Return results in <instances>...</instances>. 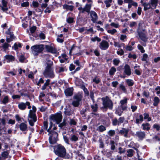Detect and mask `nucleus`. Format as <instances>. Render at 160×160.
<instances>
[{
    "instance_id": "c85d7f7f",
    "label": "nucleus",
    "mask_w": 160,
    "mask_h": 160,
    "mask_svg": "<svg viewBox=\"0 0 160 160\" xmlns=\"http://www.w3.org/2000/svg\"><path fill=\"white\" fill-rule=\"evenodd\" d=\"M158 0H150V4L153 8H155L157 5Z\"/></svg>"
},
{
    "instance_id": "37998d69",
    "label": "nucleus",
    "mask_w": 160,
    "mask_h": 160,
    "mask_svg": "<svg viewBox=\"0 0 160 160\" xmlns=\"http://www.w3.org/2000/svg\"><path fill=\"white\" fill-rule=\"evenodd\" d=\"M8 96H5L3 98L2 103L3 104H6L8 103Z\"/></svg>"
},
{
    "instance_id": "8fccbe9b",
    "label": "nucleus",
    "mask_w": 160,
    "mask_h": 160,
    "mask_svg": "<svg viewBox=\"0 0 160 160\" xmlns=\"http://www.w3.org/2000/svg\"><path fill=\"white\" fill-rule=\"evenodd\" d=\"M110 143L111 145V149L112 150H114L115 148V147L114 145V142L113 141H111Z\"/></svg>"
},
{
    "instance_id": "a19ab883",
    "label": "nucleus",
    "mask_w": 160,
    "mask_h": 160,
    "mask_svg": "<svg viewBox=\"0 0 160 160\" xmlns=\"http://www.w3.org/2000/svg\"><path fill=\"white\" fill-rule=\"evenodd\" d=\"M52 122H50L49 123V126L48 129H47V131L48 132V133H50L52 132H54V131H52V130L51 129L52 128Z\"/></svg>"
},
{
    "instance_id": "b1692460",
    "label": "nucleus",
    "mask_w": 160,
    "mask_h": 160,
    "mask_svg": "<svg viewBox=\"0 0 160 160\" xmlns=\"http://www.w3.org/2000/svg\"><path fill=\"white\" fill-rule=\"evenodd\" d=\"M26 102H20L18 104V107L21 110H24L26 108Z\"/></svg>"
},
{
    "instance_id": "a211bd4d",
    "label": "nucleus",
    "mask_w": 160,
    "mask_h": 160,
    "mask_svg": "<svg viewBox=\"0 0 160 160\" xmlns=\"http://www.w3.org/2000/svg\"><path fill=\"white\" fill-rule=\"evenodd\" d=\"M70 140L72 142H75L78 140V136L75 134H71L70 138Z\"/></svg>"
},
{
    "instance_id": "1a4fd4ad",
    "label": "nucleus",
    "mask_w": 160,
    "mask_h": 160,
    "mask_svg": "<svg viewBox=\"0 0 160 160\" xmlns=\"http://www.w3.org/2000/svg\"><path fill=\"white\" fill-rule=\"evenodd\" d=\"M91 7V4H86L84 8H82L81 6L78 8V9L81 12L83 13L84 12H86L88 13L90 12V10Z\"/></svg>"
},
{
    "instance_id": "49530a36",
    "label": "nucleus",
    "mask_w": 160,
    "mask_h": 160,
    "mask_svg": "<svg viewBox=\"0 0 160 160\" xmlns=\"http://www.w3.org/2000/svg\"><path fill=\"white\" fill-rule=\"evenodd\" d=\"M65 69V67H59L57 69V71L59 73L63 72Z\"/></svg>"
},
{
    "instance_id": "9d476101",
    "label": "nucleus",
    "mask_w": 160,
    "mask_h": 160,
    "mask_svg": "<svg viewBox=\"0 0 160 160\" xmlns=\"http://www.w3.org/2000/svg\"><path fill=\"white\" fill-rule=\"evenodd\" d=\"M6 41L8 43H9L12 41L15 38V37L13 34V32L8 31H7Z\"/></svg>"
},
{
    "instance_id": "f257e3e1",
    "label": "nucleus",
    "mask_w": 160,
    "mask_h": 160,
    "mask_svg": "<svg viewBox=\"0 0 160 160\" xmlns=\"http://www.w3.org/2000/svg\"><path fill=\"white\" fill-rule=\"evenodd\" d=\"M47 66L44 72L43 75L46 78H53L54 77L53 70L51 68L52 62L50 60H48L46 62Z\"/></svg>"
},
{
    "instance_id": "9b49d317",
    "label": "nucleus",
    "mask_w": 160,
    "mask_h": 160,
    "mask_svg": "<svg viewBox=\"0 0 160 160\" xmlns=\"http://www.w3.org/2000/svg\"><path fill=\"white\" fill-rule=\"evenodd\" d=\"M109 46L108 43L105 40H102L100 43L99 46L100 48L103 50L107 49Z\"/></svg>"
},
{
    "instance_id": "79ce46f5",
    "label": "nucleus",
    "mask_w": 160,
    "mask_h": 160,
    "mask_svg": "<svg viewBox=\"0 0 160 160\" xmlns=\"http://www.w3.org/2000/svg\"><path fill=\"white\" fill-rule=\"evenodd\" d=\"M133 151L132 149H130L127 151V156L129 157H131L133 155Z\"/></svg>"
},
{
    "instance_id": "09e8293b",
    "label": "nucleus",
    "mask_w": 160,
    "mask_h": 160,
    "mask_svg": "<svg viewBox=\"0 0 160 160\" xmlns=\"http://www.w3.org/2000/svg\"><path fill=\"white\" fill-rule=\"evenodd\" d=\"M138 48L140 51V52L142 53H143L145 52V51L144 49L140 45L138 44Z\"/></svg>"
},
{
    "instance_id": "f704fd0d",
    "label": "nucleus",
    "mask_w": 160,
    "mask_h": 160,
    "mask_svg": "<svg viewBox=\"0 0 160 160\" xmlns=\"http://www.w3.org/2000/svg\"><path fill=\"white\" fill-rule=\"evenodd\" d=\"M7 119V117L5 116L1 119L0 124H2L3 126L5 125L6 124V120Z\"/></svg>"
},
{
    "instance_id": "c03bdc74",
    "label": "nucleus",
    "mask_w": 160,
    "mask_h": 160,
    "mask_svg": "<svg viewBox=\"0 0 160 160\" xmlns=\"http://www.w3.org/2000/svg\"><path fill=\"white\" fill-rule=\"evenodd\" d=\"M144 116V119H148V121H150L151 120V118L149 117V114L147 113H145L143 114Z\"/></svg>"
},
{
    "instance_id": "774afa93",
    "label": "nucleus",
    "mask_w": 160,
    "mask_h": 160,
    "mask_svg": "<svg viewBox=\"0 0 160 160\" xmlns=\"http://www.w3.org/2000/svg\"><path fill=\"white\" fill-rule=\"evenodd\" d=\"M25 59L24 56L22 55H20L19 58V60L21 62H23Z\"/></svg>"
},
{
    "instance_id": "2eb2a0df",
    "label": "nucleus",
    "mask_w": 160,
    "mask_h": 160,
    "mask_svg": "<svg viewBox=\"0 0 160 160\" xmlns=\"http://www.w3.org/2000/svg\"><path fill=\"white\" fill-rule=\"evenodd\" d=\"M124 72L128 76H130L131 73L130 67L129 65L126 64L124 66Z\"/></svg>"
},
{
    "instance_id": "393cba45",
    "label": "nucleus",
    "mask_w": 160,
    "mask_h": 160,
    "mask_svg": "<svg viewBox=\"0 0 160 160\" xmlns=\"http://www.w3.org/2000/svg\"><path fill=\"white\" fill-rule=\"evenodd\" d=\"M21 44L18 42H17L14 44L13 46L12 47V48L13 49L16 50L19 48H21Z\"/></svg>"
},
{
    "instance_id": "e2e57ef3",
    "label": "nucleus",
    "mask_w": 160,
    "mask_h": 160,
    "mask_svg": "<svg viewBox=\"0 0 160 160\" xmlns=\"http://www.w3.org/2000/svg\"><path fill=\"white\" fill-rule=\"evenodd\" d=\"M101 39L100 38H98L97 37L92 38H91V40L93 42H95L96 41H97L98 42H100L101 41Z\"/></svg>"
},
{
    "instance_id": "473e14b6",
    "label": "nucleus",
    "mask_w": 160,
    "mask_h": 160,
    "mask_svg": "<svg viewBox=\"0 0 160 160\" xmlns=\"http://www.w3.org/2000/svg\"><path fill=\"white\" fill-rule=\"evenodd\" d=\"M106 130V128L103 125H100L98 126L97 128L98 131L100 132H102Z\"/></svg>"
},
{
    "instance_id": "c9c22d12",
    "label": "nucleus",
    "mask_w": 160,
    "mask_h": 160,
    "mask_svg": "<svg viewBox=\"0 0 160 160\" xmlns=\"http://www.w3.org/2000/svg\"><path fill=\"white\" fill-rule=\"evenodd\" d=\"M50 80L49 79H47L44 85L42 87V89L44 90L46 88V87L48 85Z\"/></svg>"
},
{
    "instance_id": "bb28decb",
    "label": "nucleus",
    "mask_w": 160,
    "mask_h": 160,
    "mask_svg": "<svg viewBox=\"0 0 160 160\" xmlns=\"http://www.w3.org/2000/svg\"><path fill=\"white\" fill-rule=\"evenodd\" d=\"M128 132V129H125L124 128H122L120 131V133L124 135L125 137L127 136V134Z\"/></svg>"
},
{
    "instance_id": "ddd939ff",
    "label": "nucleus",
    "mask_w": 160,
    "mask_h": 160,
    "mask_svg": "<svg viewBox=\"0 0 160 160\" xmlns=\"http://www.w3.org/2000/svg\"><path fill=\"white\" fill-rule=\"evenodd\" d=\"M19 128L21 131L23 132L24 134H26L28 130L27 125L24 123H22L19 125Z\"/></svg>"
},
{
    "instance_id": "4d7b16f0",
    "label": "nucleus",
    "mask_w": 160,
    "mask_h": 160,
    "mask_svg": "<svg viewBox=\"0 0 160 160\" xmlns=\"http://www.w3.org/2000/svg\"><path fill=\"white\" fill-rule=\"evenodd\" d=\"M120 88L124 92H126L127 90L125 87L122 84H120Z\"/></svg>"
},
{
    "instance_id": "3c124183",
    "label": "nucleus",
    "mask_w": 160,
    "mask_h": 160,
    "mask_svg": "<svg viewBox=\"0 0 160 160\" xmlns=\"http://www.w3.org/2000/svg\"><path fill=\"white\" fill-rule=\"evenodd\" d=\"M63 138L65 142L68 144H69V141L68 137L64 135L63 136Z\"/></svg>"
},
{
    "instance_id": "a878e982",
    "label": "nucleus",
    "mask_w": 160,
    "mask_h": 160,
    "mask_svg": "<svg viewBox=\"0 0 160 160\" xmlns=\"http://www.w3.org/2000/svg\"><path fill=\"white\" fill-rule=\"evenodd\" d=\"M137 136L140 139L144 138L145 136V133L144 132H138L136 133Z\"/></svg>"
},
{
    "instance_id": "f03ea898",
    "label": "nucleus",
    "mask_w": 160,
    "mask_h": 160,
    "mask_svg": "<svg viewBox=\"0 0 160 160\" xmlns=\"http://www.w3.org/2000/svg\"><path fill=\"white\" fill-rule=\"evenodd\" d=\"M36 110V108L33 106L32 107V110H29L28 120L29 124L32 126L34 125V123L37 120V118L35 113Z\"/></svg>"
},
{
    "instance_id": "dca6fc26",
    "label": "nucleus",
    "mask_w": 160,
    "mask_h": 160,
    "mask_svg": "<svg viewBox=\"0 0 160 160\" xmlns=\"http://www.w3.org/2000/svg\"><path fill=\"white\" fill-rule=\"evenodd\" d=\"M138 35L140 39L144 42H146L147 40V38L146 37V33L144 32H138Z\"/></svg>"
},
{
    "instance_id": "c756f323",
    "label": "nucleus",
    "mask_w": 160,
    "mask_h": 160,
    "mask_svg": "<svg viewBox=\"0 0 160 160\" xmlns=\"http://www.w3.org/2000/svg\"><path fill=\"white\" fill-rule=\"evenodd\" d=\"M153 102V105L155 106H156L159 102L160 100L158 97H155L154 98Z\"/></svg>"
},
{
    "instance_id": "338daca9",
    "label": "nucleus",
    "mask_w": 160,
    "mask_h": 160,
    "mask_svg": "<svg viewBox=\"0 0 160 160\" xmlns=\"http://www.w3.org/2000/svg\"><path fill=\"white\" fill-rule=\"evenodd\" d=\"M77 123L76 121L74 119H71L70 121V124L72 125H75Z\"/></svg>"
},
{
    "instance_id": "f3484780",
    "label": "nucleus",
    "mask_w": 160,
    "mask_h": 160,
    "mask_svg": "<svg viewBox=\"0 0 160 160\" xmlns=\"http://www.w3.org/2000/svg\"><path fill=\"white\" fill-rule=\"evenodd\" d=\"M5 59L7 60V62H12L14 60L15 58L11 55H6L5 56Z\"/></svg>"
},
{
    "instance_id": "423d86ee",
    "label": "nucleus",
    "mask_w": 160,
    "mask_h": 160,
    "mask_svg": "<svg viewBox=\"0 0 160 160\" xmlns=\"http://www.w3.org/2000/svg\"><path fill=\"white\" fill-rule=\"evenodd\" d=\"M49 136V142L50 143L53 144L55 143L58 140V133L57 132H54L50 133H48Z\"/></svg>"
},
{
    "instance_id": "e433bc0d",
    "label": "nucleus",
    "mask_w": 160,
    "mask_h": 160,
    "mask_svg": "<svg viewBox=\"0 0 160 160\" xmlns=\"http://www.w3.org/2000/svg\"><path fill=\"white\" fill-rule=\"evenodd\" d=\"M92 110L94 112H96L98 109V105L96 104L92 105H91Z\"/></svg>"
},
{
    "instance_id": "4c0bfd02",
    "label": "nucleus",
    "mask_w": 160,
    "mask_h": 160,
    "mask_svg": "<svg viewBox=\"0 0 160 160\" xmlns=\"http://www.w3.org/2000/svg\"><path fill=\"white\" fill-rule=\"evenodd\" d=\"M112 0H106L104 1L106 7L107 8L111 6V3L112 2Z\"/></svg>"
},
{
    "instance_id": "bf43d9fd",
    "label": "nucleus",
    "mask_w": 160,
    "mask_h": 160,
    "mask_svg": "<svg viewBox=\"0 0 160 160\" xmlns=\"http://www.w3.org/2000/svg\"><path fill=\"white\" fill-rule=\"evenodd\" d=\"M117 53L118 54L120 55H122L124 53V51L122 49H118L117 51Z\"/></svg>"
},
{
    "instance_id": "cd10ccee",
    "label": "nucleus",
    "mask_w": 160,
    "mask_h": 160,
    "mask_svg": "<svg viewBox=\"0 0 160 160\" xmlns=\"http://www.w3.org/2000/svg\"><path fill=\"white\" fill-rule=\"evenodd\" d=\"M63 8L66 10H69L72 11L73 8V6L72 5H68L67 4H64L63 6Z\"/></svg>"
},
{
    "instance_id": "72a5a7b5",
    "label": "nucleus",
    "mask_w": 160,
    "mask_h": 160,
    "mask_svg": "<svg viewBox=\"0 0 160 160\" xmlns=\"http://www.w3.org/2000/svg\"><path fill=\"white\" fill-rule=\"evenodd\" d=\"M143 120V117L142 115H139L138 118L136 119V123H138L139 122H142Z\"/></svg>"
},
{
    "instance_id": "412c9836",
    "label": "nucleus",
    "mask_w": 160,
    "mask_h": 160,
    "mask_svg": "<svg viewBox=\"0 0 160 160\" xmlns=\"http://www.w3.org/2000/svg\"><path fill=\"white\" fill-rule=\"evenodd\" d=\"M2 6H1V9L4 11L7 10L8 8L7 7V2L5 0H3L2 1Z\"/></svg>"
},
{
    "instance_id": "f8f14e48",
    "label": "nucleus",
    "mask_w": 160,
    "mask_h": 160,
    "mask_svg": "<svg viewBox=\"0 0 160 160\" xmlns=\"http://www.w3.org/2000/svg\"><path fill=\"white\" fill-rule=\"evenodd\" d=\"M90 14L91 21L93 23L96 22L98 19V17L96 13L93 11H91L90 12Z\"/></svg>"
},
{
    "instance_id": "0eeeda50",
    "label": "nucleus",
    "mask_w": 160,
    "mask_h": 160,
    "mask_svg": "<svg viewBox=\"0 0 160 160\" xmlns=\"http://www.w3.org/2000/svg\"><path fill=\"white\" fill-rule=\"evenodd\" d=\"M82 96L81 95H77L74 97V100L72 102V105L74 107H78L80 104V102L82 100Z\"/></svg>"
},
{
    "instance_id": "0e129e2a",
    "label": "nucleus",
    "mask_w": 160,
    "mask_h": 160,
    "mask_svg": "<svg viewBox=\"0 0 160 160\" xmlns=\"http://www.w3.org/2000/svg\"><path fill=\"white\" fill-rule=\"evenodd\" d=\"M47 50L49 52H52V48L51 46L48 45H46L45 47Z\"/></svg>"
},
{
    "instance_id": "58836bf2",
    "label": "nucleus",
    "mask_w": 160,
    "mask_h": 160,
    "mask_svg": "<svg viewBox=\"0 0 160 160\" xmlns=\"http://www.w3.org/2000/svg\"><path fill=\"white\" fill-rule=\"evenodd\" d=\"M116 71V68L113 67H112L109 70V73L110 75H113Z\"/></svg>"
},
{
    "instance_id": "6e6d98bb",
    "label": "nucleus",
    "mask_w": 160,
    "mask_h": 160,
    "mask_svg": "<svg viewBox=\"0 0 160 160\" xmlns=\"http://www.w3.org/2000/svg\"><path fill=\"white\" fill-rule=\"evenodd\" d=\"M124 119L123 117H120L118 120V125H119L122 123L123 122Z\"/></svg>"
},
{
    "instance_id": "4468645a",
    "label": "nucleus",
    "mask_w": 160,
    "mask_h": 160,
    "mask_svg": "<svg viewBox=\"0 0 160 160\" xmlns=\"http://www.w3.org/2000/svg\"><path fill=\"white\" fill-rule=\"evenodd\" d=\"M127 102V99L126 98H124V99L120 101V107L122 108V110H124L126 109L127 107L125 105Z\"/></svg>"
},
{
    "instance_id": "de8ad7c7",
    "label": "nucleus",
    "mask_w": 160,
    "mask_h": 160,
    "mask_svg": "<svg viewBox=\"0 0 160 160\" xmlns=\"http://www.w3.org/2000/svg\"><path fill=\"white\" fill-rule=\"evenodd\" d=\"M9 152V151H5L2 153V156L5 158H7Z\"/></svg>"
},
{
    "instance_id": "4be33fe9",
    "label": "nucleus",
    "mask_w": 160,
    "mask_h": 160,
    "mask_svg": "<svg viewBox=\"0 0 160 160\" xmlns=\"http://www.w3.org/2000/svg\"><path fill=\"white\" fill-rule=\"evenodd\" d=\"M82 81L80 80H77L75 82L76 84L78 86H80V88L83 90H85L86 88L84 85H82Z\"/></svg>"
},
{
    "instance_id": "ea45409f",
    "label": "nucleus",
    "mask_w": 160,
    "mask_h": 160,
    "mask_svg": "<svg viewBox=\"0 0 160 160\" xmlns=\"http://www.w3.org/2000/svg\"><path fill=\"white\" fill-rule=\"evenodd\" d=\"M126 82L129 86H132L133 84V82L132 80L131 79H128L126 80Z\"/></svg>"
},
{
    "instance_id": "6e6552de",
    "label": "nucleus",
    "mask_w": 160,
    "mask_h": 160,
    "mask_svg": "<svg viewBox=\"0 0 160 160\" xmlns=\"http://www.w3.org/2000/svg\"><path fill=\"white\" fill-rule=\"evenodd\" d=\"M62 118V116L61 113L53 115L51 117L52 120L56 122L57 124L61 122Z\"/></svg>"
},
{
    "instance_id": "2f4dec72",
    "label": "nucleus",
    "mask_w": 160,
    "mask_h": 160,
    "mask_svg": "<svg viewBox=\"0 0 160 160\" xmlns=\"http://www.w3.org/2000/svg\"><path fill=\"white\" fill-rule=\"evenodd\" d=\"M149 124L148 123H143L142 124V126L143 127V130H148L150 129V127H149Z\"/></svg>"
},
{
    "instance_id": "603ef678",
    "label": "nucleus",
    "mask_w": 160,
    "mask_h": 160,
    "mask_svg": "<svg viewBox=\"0 0 160 160\" xmlns=\"http://www.w3.org/2000/svg\"><path fill=\"white\" fill-rule=\"evenodd\" d=\"M43 82L44 81L42 78H40L38 81L36 82V84L39 86H40L41 84H42Z\"/></svg>"
},
{
    "instance_id": "39448f33",
    "label": "nucleus",
    "mask_w": 160,
    "mask_h": 160,
    "mask_svg": "<svg viewBox=\"0 0 160 160\" xmlns=\"http://www.w3.org/2000/svg\"><path fill=\"white\" fill-rule=\"evenodd\" d=\"M102 104L103 107L105 108L112 109L113 107V104L111 100L108 97L102 98Z\"/></svg>"
},
{
    "instance_id": "6ab92c4d",
    "label": "nucleus",
    "mask_w": 160,
    "mask_h": 160,
    "mask_svg": "<svg viewBox=\"0 0 160 160\" xmlns=\"http://www.w3.org/2000/svg\"><path fill=\"white\" fill-rule=\"evenodd\" d=\"M9 47H11L10 45L8 43L5 42L4 43L2 46V50L3 51L6 52L9 49L8 48Z\"/></svg>"
},
{
    "instance_id": "13d9d810",
    "label": "nucleus",
    "mask_w": 160,
    "mask_h": 160,
    "mask_svg": "<svg viewBox=\"0 0 160 160\" xmlns=\"http://www.w3.org/2000/svg\"><path fill=\"white\" fill-rule=\"evenodd\" d=\"M148 58V55L146 53L144 54L143 55V57L142 59V60L143 61H147Z\"/></svg>"
},
{
    "instance_id": "20e7f679",
    "label": "nucleus",
    "mask_w": 160,
    "mask_h": 160,
    "mask_svg": "<svg viewBox=\"0 0 160 160\" xmlns=\"http://www.w3.org/2000/svg\"><path fill=\"white\" fill-rule=\"evenodd\" d=\"M44 48V46L42 44L34 45L31 48V52L34 56L38 55L43 51Z\"/></svg>"
},
{
    "instance_id": "a18cd8bd",
    "label": "nucleus",
    "mask_w": 160,
    "mask_h": 160,
    "mask_svg": "<svg viewBox=\"0 0 160 160\" xmlns=\"http://www.w3.org/2000/svg\"><path fill=\"white\" fill-rule=\"evenodd\" d=\"M107 32L108 33L112 35H113L117 31L115 29H113L112 30H108Z\"/></svg>"
},
{
    "instance_id": "680f3d73",
    "label": "nucleus",
    "mask_w": 160,
    "mask_h": 160,
    "mask_svg": "<svg viewBox=\"0 0 160 160\" xmlns=\"http://www.w3.org/2000/svg\"><path fill=\"white\" fill-rule=\"evenodd\" d=\"M110 25L112 27H113L115 28H119V25L118 23H115L114 22H112L111 23Z\"/></svg>"
},
{
    "instance_id": "864d4df0",
    "label": "nucleus",
    "mask_w": 160,
    "mask_h": 160,
    "mask_svg": "<svg viewBox=\"0 0 160 160\" xmlns=\"http://www.w3.org/2000/svg\"><path fill=\"white\" fill-rule=\"evenodd\" d=\"M115 131L114 130H110L108 132V134L111 136H113L115 134Z\"/></svg>"
},
{
    "instance_id": "052dcab7",
    "label": "nucleus",
    "mask_w": 160,
    "mask_h": 160,
    "mask_svg": "<svg viewBox=\"0 0 160 160\" xmlns=\"http://www.w3.org/2000/svg\"><path fill=\"white\" fill-rule=\"evenodd\" d=\"M120 62V61L119 60L117 59H115L113 61L114 64L115 65L117 66L118 65V64Z\"/></svg>"
},
{
    "instance_id": "5701e85b",
    "label": "nucleus",
    "mask_w": 160,
    "mask_h": 160,
    "mask_svg": "<svg viewBox=\"0 0 160 160\" xmlns=\"http://www.w3.org/2000/svg\"><path fill=\"white\" fill-rule=\"evenodd\" d=\"M139 68L140 66H137V65H136L134 67L135 72V73L138 75H140L141 74L140 71L141 70Z\"/></svg>"
},
{
    "instance_id": "5fc2aeb1",
    "label": "nucleus",
    "mask_w": 160,
    "mask_h": 160,
    "mask_svg": "<svg viewBox=\"0 0 160 160\" xmlns=\"http://www.w3.org/2000/svg\"><path fill=\"white\" fill-rule=\"evenodd\" d=\"M118 120L116 118H114L112 120V124L113 126H116L118 125Z\"/></svg>"
},
{
    "instance_id": "7ed1b4c3",
    "label": "nucleus",
    "mask_w": 160,
    "mask_h": 160,
    "mask_svg": "<svg viewBox=\"0 0 160 160\" xmlns=\"http://www.w3.org/2000/svg\"><path fill=\"white\" fill-rule=\"evenodd\" d=\"M54 152L58 156L64 158L66 154V150L63 146L58 145L54 148Z\"/></svg>"
},
{
    "instance_id": "69168bd1",
    "label": "nucleus",
    "mask_w": 160,
    "mask_h": 160,
    "mask_svg": "<svg viewBox=\"0 0 160 160\" xmlns=\"http://www.w3.org/2000/svg\"><path fill=\"white\" fill-rule=\"evenodd\" d=\"M32 5L34 7H38L39 6V3L37 1H33L32 2Z\"/></svg>"
},
{
    "instance_id": "aec40b11",
    "label": "nucleus",
    "mask_w": 160,
    "mask_h": 160,
    "mask_svg": "<svg viewBox=\"0 0 160 160\" xmlns=\"http://www.w3.org/2000/svg\"><path fill=\"white\" fill-rule=\"evenodd\" d=\"M73 89L72 88H68L66 89L64 92L66 96H71L72 94Z\"/></svg>"
},
{
    "instance_id": "7c9ffc66",
    "label": "nucleus",
    "mask_w": 160,
    "mask_h": 160,
    "mask_svg": "<svg viewBox=\"0 0 160 160\" xmlns=\"http://www.w3.org/2000/svg\"><path fill=\"white\" fill-rule=\"evenodd\" d=\"M143 6L144 7V10L145 11L151 8L150 4L148 3L145 2L143 4Z\"/></svg>"
}]
</instances>
